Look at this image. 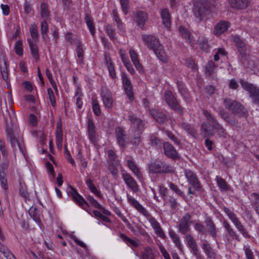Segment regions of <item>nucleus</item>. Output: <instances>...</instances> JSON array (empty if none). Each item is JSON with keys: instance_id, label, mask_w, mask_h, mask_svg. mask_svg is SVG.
<instances>
[{"instance_id": "obj_1", "label": "nucleus", "mask_w": 259, "mask_h": 259, "mask_svg": "<svg viewBox=\"0 0 259 259\" xmlns=\"http://www.w3.org/2000/svg\"><path fill=\"white\" fill-rule=\"evenodd\" d=\"M142 39L145 44L154 52L161 61H166V55L163 47L160 44L158 39L153 35L145 34L142 35Z\"/></svg>"}, {"instance_id": "obj_2", "label": "nucleus", "mask_w": 259, "mask_h": 259, "mask_svg": "<svg viewBox=\"0 0 259 259\" xmlns=\"http://www.w3.org/2000/svg\"><path fill=\"white\" fill-rule=\"evenodd\" d=\"M223 104L226 109L239 117L246 118L248 115L247 109L237 101L230 98H225L224 99Z\"/></svg>"}, {"instance_id": "obj_3", "label": "nucleus", "mask_w": 259, "mask_h": 259, "mask_svg": "<svg viewBox=\"0 0 259 259\" xmlns=\"http://www.w3.org/2000/svg\"><path fill=\"white\" fill-rule=\"evenodd\" d=\"M193 14L198 21L206 19L210 12V4L207 2H197L194 5Z\"/></svg>"}, {"instance_id": "obj_4", "label": "nucleus", "mask_w": 259, "mask_h": 259, "mask_svg": "<svg viewBox=\"0 0 259 259\" xmlns=\"http://www.w3.org/2000/svg\"><path fill=\"white\" fill-rule=\"evenodd\" d=\"M202 112L207 120L210 122L212 127L215 130L219 137L226 139L228 134L226 129L218 122L215 117L206 110L203 109Z\"/></svg>"}, {"instance_id": "obj_5", "label": "nucleus", "mask_w": 259, "mask_h": 259, "mask_svg": "<svg viewBox=\"0 0 259 259\" xmlns=\"http://www.w3.org/2000/svg\"><path fill=\"white\" fill-rule=\"evenodd\" d=\"M223 209L228 218L231 221L236 229L242 235L245 237H249L248 232L241 224L237 214L225 206H223Z\"/></svg>"}, {"instance_id": "obj_6", "label": "nucleus", "mask_w": 259, "mask_h": 259, "mask_svg": "<svg viewBox=\"0 0 259 259\" xmlns=\"http://www.w3.org/2000/svg\"><path fill=\"white\" fill-rule=\"evenodd\" d=\"M164 99L167 105L173 110L182 114L183 108L178 102L176 98L169 90H166L164 93Z\"/></svg>"}, {"instance_id": "obj_7", "label": "nucleus", "mask_w": 259, "mask_h": 259, "mask_svg": "<svg viewBox=\"0 0 259 259\" xmlns=\"http://www.w3.org/2000/svg\"><path fill=\"white\" fill-rule=\"evenodd\" d=\"M192 215L190 213H186L180 220L178 229L181 234H186L190 231V225L192 223Z\"/></svg>"}, {"instance_id": "obj_8", "label": "nucleus", "mask_w": 259, "mask_h": 259, "mask_svg": "<svg viewBox=\"0 0 259 259\" xmlns=\"http://www.w3.org/2000/svg\"><path fill=\"white\" fill-rule=\"evenodd\" d=\"M241 85L244 89L249 92V97L252 99L253 103L259 105V89L243 80L241 81Z\"/></svg>"}, {"instance_id": "obj_9", "label": "nucleus", "mask_w": 259, "mask_h": 259, "mask_svg": "<svg viewBox=\"0 0 259 259\" xmlns=\"http://www.w3.org/2000/svg\"><path fill=\"white\" fill-rule=\"evenodd\" d=\"M6 124L8 140L11 143L13 147L15 146L16 143V138L14 134L15 128L13 123V117L10 115L9 118L6 119Z\"/></svg>"}, {"instance_id": "obj_10", "label": "nucleus", "mask_w": 259, "mask_h": 259, "mask_svg": "<svg viewBox=\"0 0 259 259\" xmlns=\"http://www.w3.org/2000/svg\"><path fill=\"white\" fill-rule=\"evenodd\" d=\"M128 118L134 133H142L145 128L144 121L134 114L129 115Z\"/></svg>"}, {"instance_id": "obj_11", "label": "nucleus", "mask_w": 259, "mask_h": 259, "mask_svg": "<svg viewBox=\"0 0 259 259\" xmlns=\"http://www.w3.org/2000/svg\"><path fill=\"white\" fill-rule=\"evenodd\" d=\"M101 96L105 107L111 109L113 106V98L111 92L105 87H102Z\"/></svg>"}, {"instance_id": "obj_12", "label": "nucleus", "mask_w": 259, "mask_h": 259, "mask_svg": "<svg viewBox=\"0 0 259 259\" xmlns=\"http://www.w3.org/2000/svg\"><path fill=\"white\" fill-rule=\"evenodd\" d=\"M163 153L165 155L172 159H177L180 158L179 154L175 148L169 142H164L163 143Z\"/></svg>"}, {"instance_id": "obj_13", "label": "nucleus", "mask_w": 259, "mask_h": 259, "mask_svg": "<svg viewBox=\"0 0 259 259\" xmlns=\"http://www.w3.org/2000/svg\"><path fill=\"white\" fill-rule=\"evenodd\" d=\"M185 176L189 184L197 191L200 190L201 186L196 174L190 169L185 170Z\"/></svg>"}, {"instance_id": "obj_14", "label": "nucleus", "mask_w": 259, "mask_h": 259, "mask_svg": "<svg viewBox=\"0 0 259 259\" xmlns=\"http://www.w3.org/2000/svg\"><path fill=\"white\" fill-rule=\"evenodd\" d=\"M146 217L147 218L152 228L154 230L155 233L157 236L159 237L164 239L166 237V236L162 229L160 224L154 217L150 215L149 214V216Z\"/></svg>"}, {"instance_id": "obj_15", "label": "nucleus", "mask_w": 259, "mask_h": 259, "mask_svg": "<svg viewBox=\"0 0 259 259\" xmlns=\"http://www.w3.org/2000/svg\"><path fill=\"white\" fill-rule=\"evenodd\" d=\"M122 178L126 185L132 189L133 192H137L139 191V186L137 183L130 174L127 172H124L122 174Z\"/></svg>"}, {"instance_id": "obj_16", "label": "nucleus", "mask_w": 259, "mask_h": 259, "mask_svg": "<svg viewBox=\"0 0 259 259\" xmlns=\"http://www.w3.org/2000/svg\"><path fill=\"white\" fill-rule=\"evenodd\" d=\"M122 79L126 95L128 99L133 101L134 97L133 92V87L130 79L127 77L126 74H123L122 75Z\"/></svg>"}, {"instance_id": "obj_17", "label": "nucleus", "mask_w": 259, "mask_h": 259, "mask_svg": "<svg viewBox=\"0 0 259 259\" xmlns=\"http://www.w3.org/2000/svg\"><path fill=\"white\" fill-rule=\"evenodd\" d=\"M68 193L71 196L73 200L80 207L84 208V204L88 205V202L83 199V198L78 194L76 190L72 187H69Z\"/></svg>"}, {"instance_id": "obj_18", "label": "nucleus", "mask_w": 259, "mask_h": 259, "mask_svg": "<svg viewBox=\"0 0 259 259\" xmlns=\"http://www.w3.org/2000/svg\"><path fill=\"white\" fill-rule=\"evenodd\" d=\"M204 223L206 226L208 234L213 239H216L217 237V230L211 218L209 216H207L204 220Z\"/></svg>"}, {"instance_id": "obj_19", "label": "nucleus", "mask_w": 259, "mask_h": 259, "mask_svg": "<svg viewBox=\"0 0 259 259\" xmlns=\"http://www.w3.org/2000/svg\"><path fill=\"white\" fill-rule=\"evenodd\" d=\"M219 114L220 116L227 123L232 126H237L238 122L235 118L232 117L231 114L228 113L224 109L221 108L219 109Z\"/></svg>"}, {"instance_id": "obj_20", "label": "nucleus", "mask_w": 259, "mask_h": 259, "mask_svg": "<svg viewBox=\"0 0 259 259\" xmlns=\"http://www.w3.org/2000/svg\"><path fill=\"white\" fill-rule=\"evenodd\" d=\"M185 238L186 239L188 246L191 249V252L195 256H197L198 254V249L197 246L196 242L194 238L190 234H186Z\"/></svg>"}, {"instance_id": "obj_21", "label": "nucleus", "mask_w": 259, "mask_h": 259, "mask_svg": "<svg viewBox=\"0 0 259 259\" xmlns=\"http://www.w3.org/2000/svg\"><path fill=\"white\" fill-rule=\"evenodd\" d=\"M135 21L140 27H143L148 19V14L142 11H138L135 14Z\"/></svg>"}, {"instance_id": "obj_22", "label": "nucleus", "mask_w": 259, "mask_h": 259, "mask_svg": "<svg viewBox=\"0 0 259 259\" xmlns=\"http://www.w3.org/2000/svg\"><path fill=\"white\" fill-rule=\"evenodd\" d=\"M115 136L117 142L119 145L122 147H125L126 145V142L125 140V132L122 128L118 126L115 128Z\"/></svg>"}, {"instance_id": "obj_23", "label": "nucleus", "mask_w": 259, "mask_h": 259, "mask_svg": "<svg viewBox=\"0 0 259 259\" xmlns=\"http://www.w3.org/2000/svg\"><path fill=\"white\" fill-rule=\"evenodd\" d=\"M127 200L129 203L134 207L139 212L142 213L145 217L149 216L148 212L134 198L127 195Z\"/></svg>"}, {"instance_id": "obj_24", "label": "nucleus", "mask_w": 259, "mask_h": 259, "mask_svg": "<svg viewBox=\"0 0 259 259\" xmlns=\"http://www.w3.org/2000/svg\"><path fill=\"white\" fill-rule=\"evenodd\" d=\"M201 248L209 258H215L217 254L207 240H204L201 244Z\"/></svg>"}, {"instance_id": "obj_25", "label": "nucleus", "mask_w": 259, "mask_h": 259, "mask_svg": "<svg viewBox=\"0 0 259 259\" xmlns=\"http://www.w3.org/2000/svg\"><path fill=\"white\" fill-rule=\"evenodd\" d=\"M230 24L227 21H220L214 28L213 34L216 36H220L225 32L229 27Z\"/></svg>"}, {"instance_id": "obj_26", "label": "nucleus", "mask_w": 259, "mask_h": 259, "mask_svg": "<svg viewBox=\"0 0 259 259\" xmlns=\"http://www.w3.org/2000/svg\"><path fill=\"white\" fill-rule=\"evenodd\" d=\"M151 116L160 124H163L166 119V115L159 110L152 109L149 110Z\"/></svg>"}, {"instance_id": "obj_27", "label": "nucleus", "mask_w": 259, "mask_h": 259, "mask_svg": "<svg viewBox=\"0 0 259 259\" xmlns=\"http://www.w3.org/2000/svg\"><path fill=\"white\" fill-rule=\"evenodd\" d=\"M231 7L236 9H243L246 8L249 4V0H229Z\"/></svg>"}, {"instance_id": "obj_28", "label": "nucleus", "mask_w": 259, "mask_h": 259, "mask_svg": "<svg viewBox=\"0 0 259 259\" xmlns=\"http://www.w3.org/2000/svg\"><path fill=\"white\" fill-rule=\"evenodd\" d=\"M233 40L238 49V52L242 57H244L246 55V48L243 41L238 36L233 37Z\"/></svg>"}, {"instance_id": "obj_29", "label": "nucleus", "mask_w": 259, "mask_h": 259, "mask_svg": "<svg viewBox=\"0 0 259 259\" xmlns=\"http://www.w3.org/2000/svg\"><path fill=\"white\" fill-rule=\"evenodd\" d=\"M27 41L30 50L31 54L36 61H38L39 59V54L38 48L36 44V41H33L30 39H28Z\"/></svg>"}, {"instance_id": "obj_30", "label": "nucleus", "mask_w": 259, "mask_h": 259, "mask_svg": "<svg viewBox=\"0 0 259 259\" xmlns=\"http://www.w3.org/2000/svg\"><path fill=\"white\" fill-rule=\"evenodd\" d=\"M129 54L131 59L137 70H138L139 72H142L143 71V67L141 64L139 62L138 58V54L133 49H130Z\"/></svg>"}, {"instance_id": "obj_31", "label": "nucleus", "mask_w": 259, "mask_h": 259, "mask_svg": "<svg viewBox=\"0 0 259 259\" xmlns=\"http://www.w3.org/2000/svg\"><path fill=\"white\" fill-rule=\"evenodd\" d=\"M179 29L180 34L183 39L189 43L192 42L193 41V37L191 35V33L189 30L184 26H180Z\"/></svg>"}, {"instance_id": "obj_32", "label": "nucleus", "mask_w": 259, "mask_h": 259, "mask_svg": "<svg viewBox=\"0 0 259 259\" xmlns=\"http://www.w3.org/2000/svg\"><path fill=\"white\" fill-rule=\"evenodd\" d=\"M161 17L162 19L163 24L167 28L170 26V17L168 9L164 8L161 10Z\"/></svg>"}, {"instance_id": "obj_33", "label": "nucleus", "mask_w": 259, "mask_h": 259, "mask_svg": "<svg viewBox=\"0 0 259 259\" xmlns=\"http://www.w3.org/2000/svg\"><path fill=\"white\" fill-rule=\"evenodd\" d=\"M249 199L254 210L259 214V194L256 193H252Z\"/></svg>"}, {"instance_id": "obj_34", "label": "nucleus", "mask_w": 259, "mask_h": 259, "mask_svg": "<svg viewBox=\"0 0 259 259\" xmlns=\"http://www.w3.org/2000/svg\"><path fill=\"white\" fill-rule=\"evenodd\" d=\"M127 165L132 172L139 179L142 178L141 172L136 163L131 159L127 161Z\"/></svg>"}, {"instance_id": "obj_35", "label": "nucleus", "mask_w": 259, "mask_h": 259, "mask_svg": "<svg viewBox=\"0 0 259 259\" xmlns=\"http://www.w3.org/2000/svg\"><path fill=\"white\" fill-rule=\"evenodd\" d=\"M223 226L225 229L227 230L229 235L233 239L239 240V236L236 231L232 228L230 224L227 221H224L223 223Z\"/></svg>"}, {"instance_id": "obj_36", "label": "nucleus", "mask_w": 259, "mask_h": 259, "mask_svg": "<svg viewBox=\"0 0 259 259\" xmlns=\"http://www.w3.org/2000/svg\"><path fill=\"white\" fill-rule=\"evenodd\" d=\"M181 126L191 136H192L194 138L197 137V131L193 126L191 125V124L186 122H183L181 124Z\"/></svg>"}, {"instance_id": "obj_37", "label": "nucleus", "mask_w": 259, "mask_h": 259, "mask_svg": "<svg viewBox=\"0 0 259 259\" xmlns=\"http://www.w3.org/2000/svg\"><path fill=\"white\" fill-rule=\"evenodd\" d=\"M162 161H154L151 162L149 166V170L153 174H161Z\"/></svg>"}, {"instance_id": "obj_38", "label": "nucleus", "mask_w": 259, "mask_h": 259, "mask_svg": "<svg viewBox=\"0 0 259 259\" xmlns=\"http://www.w3.org/2000/svg\"><path fill=\"white\" fill-rule=\"evenodd\" d=\"M85 21L90 29V31L92 35H94L95 33L94 24L93 19L90 15L86 14L85 16Z\"/></svg>"}, {"instance_id": "obj_39", "label": "nucleus", "mask_w": 259, "mask_h": 259, "mask_svg": "<svg viewBox=\"0 0 259 259\" xmlns=\"http://www.w3.org/2000/svg\"><path fill=\"white\" fill-rule=\"evenodd\" d=\"M209 124L207 122H203L201 125V134L206 137L207 136H213L214 134L212 132H210L209 130Z\"/></svg>"}, {"instance_id": "obj_40", "label": "nucleus", "mask_w": 259, "mask_h": 259, "mask_svg": "<svg viewBox=\"0 0 259 259\" xmlns=\"http://www.w3.org/2000/svg\"><path fill=\"white\" fill-rule=\"evenodd\" d=\"M86 184L90 191L98 197H101L102 195L100 191L98 190L95 185L92 183L91 179L89 178L86 181Z\"/></svg>"}, {"instance_id": "obj_41", "label": "nucleus", "mask_w": 259, "mask_h": 259, "mask_svg": "<svg viewBox=\"0 0 259 259\" xmlns=\"http://www.w3.org/2000/svg\"><path fill=\"white\" fill-rule=\"evenodd\" d=\"M29 213L35 222H39L40 211L36 207L32 206L29 210Z\"/></svg>"}, {"instance_id": "obj_42", "label": "nucleus", "mask_w": 259, "mask_h": 259, "mask_svg": "<svg viewBox=\"0 0 259 259\" xmlns=\"http://www.w3.org/2000/svg\"><path fill=\"white\" fill-rule=\"evenodd\" d=\"M198 44L200 48L205 52H208L209 49V45L208 43V39L202 37L199 38L198 40Z\"/></svg>"}, {"instance_id": "obj_43", "label": "nucleus", "mask_w": 259, "mask_h": 259, "mask_svg": "<svg viewBox=\"0 0 259 259\" xmlns=\"http://www.w3.org/2000/svg\"><path fill=\"white\" fill-rule=\"evenodd\" d=\"M169 235L170 237L173 240V242L175 243L176 246L181 250H182V245L181 244V241L180 240V237L179 236L176 234V233L170 230L169 231Z\"/></svg>"}, {"instance_id": "obj_44", "label": "nucleus", "mask_w": 259, "mask_h": 259, "mask_svg": "<svg viewBox=\"0 0 259 259\" xmlns=\"http://www.w3.org/2000/svg\"><path fill=\"white\" fill-rule=\"evenodd\" d=\"M19 183H20V188H19V194L20 196H21L22 197H23L25 200H26V199L28 197V193L26 190V187L23 181L21 180V179H20L19 180Z\"/></svg>"}, {"instance_id": "obj_45", "label": "nucleus", "mask_w": 259, "mask_h": 259, "mask_svg": "<svg viewBox=\"0 0 259 259\" xmlns=\"http://www.w3.org/2000/svg\"><path fill=\"white\" fill-rule=\"evenodd\" d=\"M161 174L164 173H174L175 169L170 164L164 162H161Z\"/></svg>"}, {"instance_id": "obj_46", "label": "nucleus", "mask_w": 259, "mask_h": 259, "mask_svg": "<svg viewBox=\"0 0 259 259\" xmlns=\"http://www.w3.org/2000/svg\"><path fill=\"white\" fill-rule=\"evenodd\" d=\"M141 259H154L152 250L149 247H146L142 252Z\"/></svg>"}, {"instance_id": "obj_47", "label": "nucleus", "mask_w": 259, "mask_h": 259, "mask_svg": "<svg viewBox=\"0 0 259 259\" xmlns=\"http://www.w3.org/2000/svg\"><path fill=\"white\" fill-rule=\"evenodd\" d=\"M119 236L128 245L135 247L138 246V244L136 241L128 237L125 234L120 233Z\"/></svg>"}, {"instance_id": "obj_48", "label": "nucleus", "mask_w": 259, "mask_h": 259, "mask_svg": "<svg viewBox=\"0 0 259 259\" xmlns=\"http://www.w3.org/2000/svg\"><path fill=\"white\" fill-rule=\"evenodd\" d=\"M76 45H77L76 53L78 58H79L80 62H83V52L82 47L80 41L77 40L76 41Z\"/></svg>"}, {"instance_id": "obj_49", "label": "nucleus", "mask_w": 259, "mask_h": 259, "mask_svg": "<svg viewBox=\"0 0 259 259\" xmlns=\"http://www.w3.org/2000/svg\"><path fill=\"white\" fill-rule=\"evenodd\" d=\"M92 109L94 114L97 116L101 114L100 106L97 99H93L92 102Z\"/></svg>"}, {"instance_id": "obj_50", "label": "nucleus", "mask_w": 259, "mask_h": 259, "mask_svg": "<svg viewBox=\"0 0 259 259\" xmlns=\"http://www.w3.org/2000/svg\"><path fill=\"white\" fill-rule=\"evenodd\" d=\"M217 184L221 191H227L228 190L227 184L224 179L219 176L216 177Z\"/></svg>"}, {"instance_id": "obj_51", "label": "nucleus", "mask_w": 259, "mask_h": 259, "mask_svg": "<svg viewBox=\"0 0 259 259\" xmlns=\"http://www.w3.org/2000/svg\"><path fill=\"white\" fill-rule=\"evenodd\" d=\"M29 31L31 36L33 39V41H36L38 35L37 25L35 23L31 24L29 28Z\"/></svg>"}, {"instance_id": "obj_52", "label": "nucleus", "mask_w": 259, "mask_h": 259, "mask_svg": "<svg viewBox=\"0 0 259 259\" xmlns=\"http://www.w3.org/2000/svg\"><path fill=\"white\" fill-rule=\"evenodd\" d=\"M106 31L111 39L112 40H115L116 39V37L115 36V29L111 25L108 24L106 25Z\"/></svg>"}, {"instance_id": "obj_53", "label": "nucleus", "mask_w": 259, "mask_h": 259, "mask_svg": "<svg viewBox=\"0 0 259 259\" xmlns=\"http://www.w3.org/2000/svg\"><path fill=\"white\" fill-rule=\"evenodd\" d=\"M40 12L41 17L47 19L50 14V12L48 9V6L45 3H42L40 5Z\"/></svg>"}, {"instance_id": "obj_54", "label": "nucleus", "mask_w": 259, "mask_h": 259, "mask_svg": "<svg viewBox=\"0 0 259 259\" xmlns=\"http://www.w3.org/2000/svg\"><path fill=\"white\" fill-rule=\"evenodd\" d=\"M41 32L44 38L47 36V34L49 31L48 24L46 20H43L40 24Z\"/></svg>"}, {"instance_id": "obj_55", "label": "nucleus", "mask_w": 259, "mask_h": 259, "mask_svg": "<svg viewBox=\"0 0 259 259\" xmlns=\"http://www.w3.org/2000/svg\"><path fill=\"white\" fill-rule=\"evenodd\" d=\"M140 133H134V135L133 139L131 140V143L135 146H137L139 145L141 142V134Z\"/></svg>"}, {"instance_id": "obj_56", "label": "nucleus", "mask_w": 259, "mask_h": 259, "mask_svg": "<svg viewBox=\"0 0 259 259\" xmlns=\"http://www.w3.org/2000/svg\"><path fill=\"white\" fill-rule=\"evenodd\" d=\"M169 188L174 191L176 193H177L178 195H179L181 197H184V193L179 189V188L178 187L177 185H176L175 184L169 182L168 184Z\"/></svg>"}, {"instance_id": "obj_57", "label": "nucleus", "mask_w": 259, "mask_h": 259, "mask_svg": "<svg viewBox=\"0 0 259 259\" xmlns=\"http://www.w3.org/2000/svg\"><path fill=\"white\" fill-rule=\"evenodd\" d=\"M0 71L3 79L6 81L8 79V73L5 62H4L3 64H0Z\"/></svg>"}, {"instance_id": "obj_58", "label": "nucleus", "mask_w": 259, "mask_h": 259, "mask_svg": "<svg viewBox=\"0 0 259 259\" xmlns=\"http://www.w3.org/2000/svg\"><path fill=\"white\" fill-rule=\"evenodd\" d=\"M120 4L122 7V10L123 13L126 15L128 12V0H120Z\"/></svg>"}, {"instance_id": "obj_59", "label": "nucleus", "mask_w": 259, "mask_h": 259, "mask_svg": "<svg viewBox=\"0 0 259 259\" xmlns=\"http://www.w3.org/2000/svg\"><path fill=\"white\" fill-rule=\"evenodd\" d=\"M56 144L58 148L61 149L63 141V133H56Z\"/></svg>"}, {"instance_id": "obj_60", "label": "nucleus", "mask_w": 259, "mask_h": 259, "mask_svg": "<svg viewBox=\"0 0 259 259\" xmlns=\"http://www.w3.org/2000/svg\"><path fill=\"white\" fill-rule=\"evenodd\" d=\"M48 94L52 106L55 107L56 106L55 97L54 92L51 88L48 89Z\"/></svg>"}, {"instance_id": "obj_61", "label": "nucleus", "mask_w": 259, "mask_h": 259, "mask_svg": "<svg viewBox=\"0 0 259 259\" xmlns=\"http://www.w3.org/2000/svg\"><path fill=\"white\" fill-rule=\"evenodd\" d=\"M8 101L9 105L10 106V108L12 111V113H13V116L15 118V108L13 106V105L14 104V101L12 99V96L11 93H9L8 95Z\"/></svg>"}, {"instance_id": "obj_62", "label": "nucleus", "mask_w": 259, "mask_h": 259, "mask_svg": "<svg viewBox=\"0 0 259 259\" xmlns=\"http://www.w3.org/2000/svg\"><path fill=\"white\" fill-rule=\"evenodd\" d=\"M194 229L198 233H205V227L200 222H197L195 224Z\"/></svg>"}, {"instance_id": "obj_63", "label": "nucleus", "mask_w": 259, "mask_h": 259, "mask_svg": "<svg viewBox=\"0 0 259 259\" xmlns=\"http://www.w3.org/2000/svg\"><path fill=\"white\" fill-rule=\"evenodd\" d=\"M166 134L168 137L174 142L175 144L178 145H180L181 143L180 140L173 134L169 131H167L166 132Z\"/></svg>"}, {"instance_id": "obj_64", "label": "nucleus", "mask_w": 259, "mask_h": 259, "mask_svg": "<svg viewBox=\"0 0 259 259\" xmlns=\"http://www.w3.org/2000/svg\"><path fill=\"white\" fill-rule=\"evenodd\" d=\"M87 199L95 207L97 208H101V205L92 196H88Z\"/></svg>"}]
</instances>
